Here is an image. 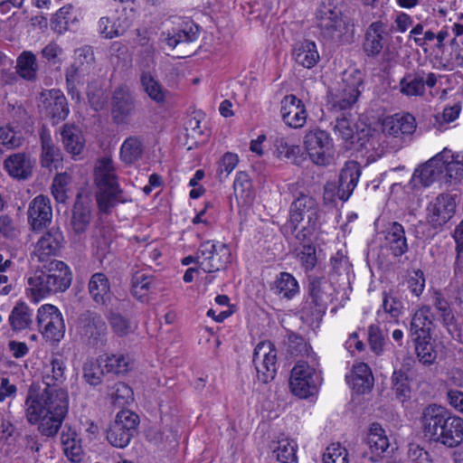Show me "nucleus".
I'll return each instance as SVG.
<instances>
[{"label": "nucleus", "instance_id": "f257e3e1", "mask_svg": "<svg viewBox=\"0 0 463 463\" xmlns=\"http://www.w3.org/2000/svg\"><path fill=\"white\" fill-rule=\"evenodd\" d=\"M25 417L32 425L39 423L38 430L46 437L55 436L68 413L69 396L61 387H45L31 384L25 399Z\"/></svg>", "mask_w": 463, "mask_h": 463}, {"label": "nucleus", "instance_id": "f03ea898", "mask_svg": "<svg viewBox=\"0 0 463 463\" xmlns=\"http://www.w3.org/2000/svg\"><path fill=\"white\" fill-rule=\"evenodd\" d=\"M421 423L425 436L448 448L463 442V419L448 415L442 406L431 404L423 410Z\"/></svg>", "mask_w": 463, "mask_h": 463}, {"label": "nucleus", "instance_id": "7ed1b4c3", "mask_svg": "<svg viewBox=\"0 0 463 463\" xmlns=\"http://www.w3.org/2000/svg\"><path fill=\"white\" fill-rule=\"evenodd\" d=\"M28 291L34 301L65 292L71 285L72 272L61 260H52L28 278Z\"/></svg>", "mask_w": 463, "mask_h": 463}, {"label": "nucleus", "instance_id": "20e7f679", "mask_svg": "<svg viewBox=\"0 0 463 463\" xmlns=\"http://www.w3.org/2000/svg\"><path fill=\"white\" fill-rule=\"evenodd\" d=\"M94 184L97 187L96 200L101 213H109L118 203L124 202L116 167L110 156H105L96 161Z\"/></svg>", "mask_w": 463, "mask_h": 463}, {"label": "nucleus", "instance_id": "39448f33", "mask_svg": "<svg viewBox=\"0 0 463 463\" xmlns=\"http://www.w3.org/2000/svg\"><path fill=\"white\" fill-rule=\"evenodd\" d=\"M307 291L300 310L301 318L309 324L319 323L333 300V285L326 277L309 276Z\"/></svg>", "mask_w": 463, "mask_h": 463}, {"label": "nucleus", "instance_id": "423d86ee", "mask_svg": "<svg viewBox=\"0 0 463 463\" xmlns=\"http://www.w3.org/2000/svg\"><path fill=\"white\" fill-rule=\"evenodd\" d=\"M288 224L282 228L287 232L288 229L293 234L298 225L307 218V225L298 231L295 237L300 242H305L313 234L319 218V208L317 201L308 194H300L291 203Z\"/></svg>", "mask_w": 463, "mask_h": 463}, {"label": "nucleus", "instance_id": "0eeeda50", "mask_svg": "<svg viewBox=\"0 0 463 463\" xmlns=\"http://www.w3.org/2000/svg\"><path fill=\"white\" fill-rule=\"evenodd\" d=\"M363 85L364 76L359 70L345 71L341 86L335 93L328 96V109L346 113L357 102Z\"/></svg>", "mask_w": 463, "mask_h": 463}, {"label": "nucleus", "instance_id": "6e6552de", "mask_svg": "<svg viewBox=\"0 0 463 463\" xmlns=\"http://www.w3.org/2000/svg\"><path fill=\"white\" fill-rule=\"evenodd\" d=\"M316 18L322 37L330 42L340 43L348 31V24L340 8L329 0L322 2L317 11Z\"/></svg>", "mask_w": 463, "mask_h": 463}, {"label": "nucleus", "instance_id": "1a4fd4ad", "mask_svg": "<svg viewBox=\"0 0 463 463\" xmlns=\"http://www.w3.org/2000/svg\"><path fill=\"white\" fill-rule=\"evenodd\" d=\"M75 333L82 344L96 347L106 341L107 323L100 314L92 310H85L78 316L75 321Z\"/></svg>", "mask_w": 463, "mask_h": 463}, {"label": "nucleus", "instance_id": "9d476101", "mask_svg": "<svg viewBox=\"0 0 463 463\" xmlns=\"http://www.w3.org/2000/svg\"><path fill=\"white\" fill-rule=\"evenodd\" d=\"M199 268L206 273L223 270L232 261L231 250L227 244L206 241L197 250Z\"/></svg>", "mask_w": 463, "mask_h": 463}, {"label": "nucleus", "instance_id": "9b49d317", "mask_svg": "<svg viewBox=\"0 0 463 463\" xmlns=\"http://www.w3.org/2000/svg\"><path fill=\"white\" fill-rule=\"evenodd\" d=\"M139 417L128 410H122L116 415L115 420L107 430V439L117 448H126L137 432Z\"/></svg>", "mask_w": 463, "mask_h": 463}, {"label": "nucleus", "instance_id": "f8f14e48", "mask_svg": "<svg viewBox=\"0 0 463 463\" xmlns=\"http://www.w3.org/2000/svg\"><path fill=\"white\" fill-rule=\"evenodd\" d=\"M319 383L316 370L307 362L298 361L291 370L289 386L291 392L300 398L313 395Z\"/></svg>", "mask_w": 463, "mask_h": 463}, {"label": "nucleus", "instance_id": "ddd939ff", "mask_svg": "<svg viewBox=\"0 0 463 463\" xmlns=\"http://www.w3.org/2000/svg\"><path fill=\"white\" fill-rule=\"evenodd\" d=\"M37 323L43 337L48 341L60 342L65 335L62 314L53 305H43L37 313Z\"/></svg>", "mask_w": 463, "mask_h": 463}, {"label": "nucleus", "instance_id": "4468645a", "mask_svg": "<svg viewBox=\"0 0 463 463\" xmlns=\"http://www.w3.org/2000/svg\"><path fill=\"white\" fill-rule=\"evenodd\" d=\"M38 107L40 112L49 118L52 124H58L65 120L70 113L67 99L59 89L42 91Z\"/></svg>", "mask_w": 463, "mask_h": 463}, {"label": "nucleus", "instance_id": "2eb2a0df", "mask_svg": "<svg viewBox=\"0 0 463 463\" xmlns=\"http://www.w3.org/2000/svg\"><path fill=\"white\" fill-rule=\"evenodd\" d=\"M253 364L259 381L268 383L275 378L277 373V350L269 342L257 345L253 353Z\"/></svg>", "mask_w": 463, "mask_h": 463}, {"label": "nucleus", "instance_id": "dca6fc26", "mask_svg": "<svg viewBox=\"0 0 463 463\" xmlns=\"http://www.w3.org/2000/svg\"><path fill=\"white\" fill-rule=\"evenodd\" d=\"M455 197L443 193L435 197L427 206L426 221L434 229H441L454 215Z\"/></svg>", "mask_w": 463, "mask_h": 463}, {"label": "nucleus", "instance_id": "f3484780", "mask_svg": "<svg viewBox=\"0 0 463 463\" xmlns=\"http://www.w3.org/2000/svg\"><path fill=\"white\" fill-rule=\"evenodd\" d=\"M135 110V99L128 86L122 84L117 87L111 98V116L113 121L124 124Z\"/></svg>", "mask_w": 463, "mask_h": 463}, {"label": "nucleus", "instance_id": "a211bd4d", "mask_svg": "<svg viewBox=\"0 0 463 463\" xmlns=\"http://www.w3.org/2000/svg\"><path fill=\"white\" fill-rule=\"evenodd\" d=\"M28 223L33 231H41L51 223L52 208L51 201L43 194L33 198L27 210Z\"/></svg>", "mask_w": 463, "mask_h": 463}, {"label": "nucleus", "instance_id": "6ab92c4d", "mask_svg": "<svg viewBox=\"0 0 463 463\" xmlns=\"http://www.w3.org/2000/svg\"><path fill=\"white\" fill-rule=\"evenodd\" d=\"M382 128L385 135L405 140L407 137H411L415 132L417 124L411 114L397 113L384 118Z\"/></svg>", "mask_w": 463, "mask_h": 463}, {"label": "nucleus", "instance_id": "aec40b11", "mask_svg": "<svg viewBox=\"0 0 463 463\" xmlns=\"http://www.w3.org/2000/svg\"><path fill=\"white\" fill-rule=\"evenodd\" d=\"M434 315L430 305H421L412 314L410 323L411 339H431Z\"/></svg>", "mask_w": 463, "mask_h": 463}, {"label": "nucleus", "instance_id": "412c9836", "mask_svg": "<svg viewBox=\"0 0 463 463\" xmlns=\"http://www.w3.org/2000/svg\"><path fill=\"white\" fill-rule=\"evenodd\" d=\"M283 121L289 127L301 128L307 119V111L301 99L295 95H287L281 101Z\"/></svg>", "mask_w": 463, "mask_h": 463}, {"label": "nucleus", "instance_id": "4be33fe9", "mask_svg": "<svg viewBox=\"0 0 463 463\" xmlns=\"http://www.w3.org/2000/svg\"><path fill=\"white\" fill-rule=\"evenodd\" d=\"M64 237L58 227H52L43 234L35 246V254L40 261L46 260L51 256H55L62 248Z\"/></svg>", "mask_w": 463, "mask_h": 463}, {"label": "nucleus", "instance_id": "5701e85b", "mask_svg": "<svg viewBox=\"0 0 463 463\" xmlns=\"http://www.w3.org/2000/svg\"><path fill=\"white\" fill-rule=\"evenodd\" d=\"M361 175V168L354 161L346 162L340 172L337 187V197L345 202L356 187Z\"/></svg>", "mask_w": 463, "mask_h": 463}, {"label": "nucleus", "instance_id": "b1692460", "mask_svg": "<svg viewBox=\"0 0 463 463\" xmlns=\"http://www.w3.org/2000/svg\"><path fill=\"white\" fill-rule=\"evenodd\" d=\"M88 291L90 298L98 307H107L111 300L110 282L103 272H97L90 276Z\"/></svg>", "mask_w": 463, "mask_h": 463}, {"label": "nucleus", "instance_id": "393cba45", "mask_svg": "<svg viewBox=\"0 0 463 463\" xmlns=\"http://www.w3.org/2000/svg\"><path fill=\"white\" fill-rule=\"evenodd\" d=\"M67 358L61 353L52 354L50 364L45 366L43 382L45 387H60L66 380Z\"/></svg>", "mask_w": 463, "mask_h": 463}, {"label": "nucleus", "instance_id": "a878e982", "mask_svg": "<svg viewBox=\"0 0 463 463\" xmlns=\"http://www.w3.org/2000/svg\"><path fill=\"white\" fill-rule=\"evenodd\" d=\"M384 240L386 248L394 257H401L409 250L405 230L403 226L397 222L389 224Z\"/></svg>", "mask_w": 463, "mask_h": 463}, {"label": "nucleus", "instance_id": "bb28decb", "mask_svg": "<svg viewBox=\"0 0 463 463\" xmlns=\"http://www.w3.org/2000/svg\"><path fill=\"white\" fill-rule=\"evenodd\" d=\"M91 219L90 200L79 194L72 209L71 225L74 232H84L90 225Z\"/></svg>", "mask_w": 463, "mask_h": 463}, {"label": "nucleus", "instance_id": "cd10ccee", "mask_svg": "<svg viewBox=\"0 0 463 463\" xmlns=\"http://www.w3.org/2000/svg\"><path fill=\"white\" fill-rule=\"evenodd\" d=\"M4 165L12 177L26 180L33 174V161L25 154H14L5 160Z\"/></svg>", "mask_w": 463, "mask_h": 463}, {"label": "nucleus", "instance_id": "c85d7f7f", "mask_svg": "<svg viewBox=\"0 0 463 463\" xmlns=\"http://www.w3.org/2000/svg\"><path fill=\"white\" fill-rule=\"evenodd\" d=\"M444 172H446L444 163H442L438 154L427 161L420 169L414 171L413 179L418 180L423 186L427 187Z\"/></svg>", "mask_w": 463, "mask_h": 463}, {"label": "nucleus", "instance_id": "c756f323", "mask_svg": "<svg viewBox=\"0 0 463 463\" xmlns=\"http://www.w3.org/2000/svg\"><path fill=\"white\" fill-rule=\"evenodd\" d=\"M292 55L298 64L307 69L316 66L320 59L316 43L308 40L297 43Z\"/></svg>", "mask_w": 463, "mask_h": 463}, {"label": "nucleus", "instance_id": "7c9ffc66", "mask_svg": "<svg viewBox=\"0 0 463 463\" xmlns=\"http://www.w3.org/2000/svg\"><path fill=\"white\" fill-rule=\"evenodd\" d=\"M270 288L275 295L288 300L299 292L298 280L288 272H280Z\"/></svg>", "mask_w": 463, "mask_h": 463}, {"label": "nucleus", "instance_id": "2f4dec72", "mask_svg": "<svg viewBox=\"0 0 463 463\" xmlns=\"http://www.w3.org/2000/svg\"><path fill=\"white\" fill-rule=\"evenodd\" d=\"M439 156L444 163L446 175L449 179L460 180L463 177V154L453 152L445 146Z\"/></svg>", "mask_w": 463, "mask_h": 463}, {"label": "nucleus", "instance_id": "473e14b6", "mask_svg": "<svg viewBox=\"0 0 463 463\" xmlns=\"http://www.w3.org/2000/svg\"><path fill=\"white\" fill-rule=\"evenodd\" d=\"M131 22L126 14H120L114 21L109 17H101L99 22L100 33L108 39L123 35L130 27Z\"/></svg>", "mask_w": 463, "mask_h": 463}, {"label": "nucleus", "instance_id": "72a5a7b5", "mask_svg": "<svg viewBox=\"0 0 463 463\" xmlns=\"http://www.w3.org/2000/svg\"><path fill=\"white\" fill-rule=\"evenodd\" d=\"M424 71L406 73L400 81L401 92L407 96L423 95L425 91Z\"/></svg>", "mask_w": 463, "mask_h": 463}, {"label": "nucleus", "instance_id": "f704fd0d", "mask_svg": "<svg viewBox=\"0 0 463 463\" xmlns=\"http://www.w3.org/2000/svg\"><path fill=\"white\" fill-rule=\"evenodd\" d=\"M432 305L439 314L442 325L449 331H450L451 326H456V318L450 307V303L440 291L435 290L433 292Z\"/></svg>", "mask_w": 463, "mask_h": 463}, {"label": "nucleus", "instance_id": "c9c22d12", "mask_svg": "<svg viewBox=\"0 0 463 463\" xmlns=\"http://www.w3.org/2000/svg\"><path fill=\"white\" fill-rule=\"evenodd\" d=\"M15 70L24 80H36L38 71L36 56L32 52H23L17 58Z\"/></svg>", "mask_w": 463, "mask_h": 463}, {"label": "nucleus", "instance_id": "e433bc0d", "mask_svg": "<svg viewBox=\"0 0 463 463\" xmlns=\"http://www.w3.org/2000/svg\"><path fill=\"white\" fill-rule=\"evenodd\" d=\"M61 442L65 455L71 461L80 462L81 460L83 450L76 431L71 429L67 431L63 430L61 436Z\"/></svg>", "mask_w": 463, "mask_h": 463}, {"label": "nucleus", "instance_id": "4c0bfd02", "mask_svg": "<svg viewBox=\"0 0 463 463\" xmlns=\"http://www.w3.org/2000/svg\"><path fill=\"white\" fill-rule=\"evenodd\" d=\"M33 311L24 302L17 303L9 316V324L14 331L28 328L33 323Z\"/></svg>", "mask_w": 463, "mask_h": 463}, {"label": "nucleus", "instance_id": "58836bf2", "mask_svg": "<svg viewBox=\"0 0 463 463\" xmlns=\"http://www.w3.org/2000/svg\"><path fill=\"white\" fill-rule=\"evenodd\" d=\"M451 236L455 241L454 275L457 282L463 284V219L455 227Z\"/></svg>", "mask_w": 463, "mask_h": 463}, {"label": "nucleus", "instance_id": "ea45409f", "mask_svg": "<svg viewBox=\"0 0 463 463\" xmlns=\"http://www.w3.org/2000/svg\"><path fill=\"white\" fill-rule=\"evenodd\" d=\"M366 442L372 453L377 456L383 453L389 447L388 438L379 423H373L371 425Z\"/></svg>", "mask_w": 463, "mask_h": 463}, {"label": "nucleus", "instance_id": "a19ab883", "mask_svg": "<svg viewBox=\"0 0 463 463\" xmlns=\"http://www.w3.org/2000/svg\"><path fill=\"white\" fill-rule=\"evenodd\" d=\"M140 82L145 92L156 103H164L165 100L166 90L162 87L158 80L151 75L149 71H144L140 75Z\"/></svg>", "mask_w": 463, "mask_h": 463}, {"label": "nucleus", "instance_id": "79ce46f5", "mask_svg": "<svg viewBox=\"0 0 463 463\" xmlns=\"http://www.w3.org/2000/svg\"><path fill=\"white\" fill-rule=\"evenodd\" d=\"M154 281V277L141 271L134 273L131 279V294L140 301H144L149 292Z\"/></svg>", "mask_w": 463, "mask_h": 463}, {"label": "nucleus", "instance_id": "37998d69", "mask_svg": "<svg viewBox=\"0 0 463 463\" xmlns=\"http://www.w3.org/2000/svg\"><path fill=\"white\" fill-rule=\"evenodd\" d=\"M104 375V370L101 367L99 359L87 360L82 366L83 380L90 386H98L101 384Z\"/></svg>", "mask_w": 463, "mask_h": 463}, {"label": "nucleus", "instance_id": "c03bdc74", "mask_svg": "<svg viewBox=\"0 0 463 463\" xmlns=\"http://www.w3.org/2000/svg\"><path fill=\"white\" fill-rule=\"evenodd\" d=\"M382 307L384 313L388 314L394 320H398L403 312V303L398 296L392 292L383 293V304Z\"/></svg>", "mask_w": 463, "mask_h": 463}, {"label": "nucleus", "instance_id": "a18cd8bd", "mask_svg": "<svg viewBox=\"0 0 463 463\" xmlns=\"http://www.w3.org/2000/svg\"><path fill=\"white\" fill-rule=\"evenodd\" d=\"M71 181V176L67 173L56 175L53 178L51 193L57 203H64L68 199V185Z\"/></svg>", "mask_w": 463, "mask_h": 463}, {"label": "nucleus", "instance_id": "49530a36", "mask_svg": "<svg viewBox=\"0 0 463 463\" xmlns=\"http://www.w3.org/2000/svg\"><path fill=\"white\" fill-rule=\"evenodd\" d=\"M308 146H277L273 154L279 158H286L292 164L300 165L307 158Z\"/></svg>", "mask_w": 463, "mask_h": 463}, {"label": "nucleus", "instance_id": "de8ad7c7", "mask_svg": "<svg viewBox=\"0 0 463 463\" xmlns=\"http://www.w3.org/2000/svg\"><path fill=\"white\" fill-rule=\"evenodd\" d=\"M419 361L425 365L432 364L436 359V352L430 339H412Z\"/></svg>", "mask_w": 463, "mask_h": 463}, {"label": "nucleus", "instance_id": "09e8293b", "mask_svg": "<svg viewBox=\"0 0 463 463\" xmlns=\"http://www.w3.org/2000/svg\"><path fill=\"white\" fill-rule=\"evenodd\" d=\"M274 453L277 459L282 463L293 462L297 458V444L294 440L288 439L279 440Z\"/></svg>", "mask_w": 463, "mask_h": 463}, {"label": "nucleus", "instance_id": "8fccbe9b", "mask_svg": "<svg viewBox=\"0 0 463 463\" xmlns=\"http://www.w3.org/2000/svg\"><path fill=\"white\" fill-rule=\"evenodd\" d=\"M252 184L249 175L246 172H238L233 183L234 194L237 198L249 200L252 195Z\"/></svg>", "mask_w": 463, "mask_h": 463}, {"label": "nucleus", "instance_id": "3c124183", "mask_svg": "<svg viewBox=\"0 0 463 463\" xmlns=\"http://www.w3.org/2000/svg\"><path fill=\"white\" fill-rule=\"evenodd\" d=\"M112 402L118 406L128 404L133 401L132 389L122 382L115 383L109 392Z\"/></svg>", "mask_w": 463, "mask_h": 463}, {"label": "nucleus", "instance_id": "603ef678", "mask_svg": "<svg viewBox=\"0 0 463 463\" xmlns=\"http://www.w3.org/2000/svg\"><path fill=\"white\" fill-rule=\"evenodd\" d=\"M107 373H114L117 374L125 373L129 370L128 357L124 354H111L107 356L105 360L101 359Z\"/></svg>", "mask_w": 463, "mask_h": 463}, {"label": "nucleus", "instance_id": "864d4df0", "mask_svg": "<svg viewBox=\"0 0 463 463\" xmlns=\"http://www.w3.org/2000/svg\"><path fill=\"white\" fill-rule=\"evenodd\" d=\"M238 162L239 157L236 154L231 152L225 153L219 161L216 178L220 182H223L236 167Z\"/></svg>", "mask_w": 463, "mask_h": 463}, {"label": "nucleus", "instance_id": "5fc2aeb1", "mask_svg": "<svg viewBox=\"0 0 463 463\" xmlns=\"http://www.w3.org/2000/svg\"><path fill=\"white\" fill-rule=\"evenodd\" d=\"M41 164L43 167L58 169L61 165L62 155L58 146H42Z\"/></svg>", "mask_w": 463, "mask_h": 463}, {"label": "nucleus", "instance_id": "6e6d98bb", "mask_svg": "<svg viewBox=\"0 0 463 463\" xmlns=\"http://www.w3.org/2000/svg\"><path fill=\"white\" fill-rule=\"evenodd\" d=\"M348 452L339 443H332L323 454V463H348Z\"/></svg>", "mask_w": 463, "mask_h": 463}, {"label": "nucleus", "instance_id": "4d7b16f0", "mask_svg": "<svg viewBox=\"0 0 463 463\" xmlns=\"http://www.w3.org/2000/svg\"><path fill=\"white\" fill-rule=\"evenodd\" d=\"M298 259L306 272L312 270L317 262L315 246L311 243L302 244L298 252Z\"/></svg>", "mask_w": 463, "mask_h": 463}, {"label": "nucleus", "instance_id": "13d9d810", "mask_svg": "<svg viewBox=\"0 0 463 463\" xmlns=\"http://www.w3.org/2000/svg\"><path fill=\"white\" fill-rule=\"evenodd\" d=\"M288 351L291 355H307L309 356L311 351L310 346L306 340L294 332L288 334Z\"/></svg>", "mask_w": 463, "mask_h": 463}, {"label": "nucleus", "instance_id": "bf43d9fd", "mask_svg": "<svg viewBox=\"0 0 463 463\" xmlns=\"http://www.w3.org/2000/svg\"><path fill=\"white\" fill-rule=\"evenodd\" d=\"M72 9L71 5L61 7L51 20V27L54 32L61 33L67 30L69 21L71 20L70 13Z\"/></svg>", "mask_w": 463, "mask_h": 463}, {"label": "nucleus", "instance_id": "052dcab7", "mask_svg": "<svg viewBox=\"0 0 463 463\" xmlns=\"http://www.w3.org/2000/svg\"><path fill=\"white\" fill-rule=\"evenodd\" d=\"M198 27L190 26L188 30L183 29L175 33V34L168 36L166 39L167 44L171 47H175L181 43H191L197 39Z\"/></svg>", "mask_w": 463, "mask_h": 463}, {"label": "nucleus", "instance_id": "680f3d73", "mask_svg": "<svg viewBox=\"0 0 463 463\" xmlns=\"http://www.w3.org/2000/svg\"><path fill=\"white\" fill-rule=\"evenodd\" d=\"M331 272L337 276H348L351 270V264L348 258L342 252L337 251L330 259Z\"/></svg>", "mask_w": 463, "mask_h": 463}, {"label": "nucleus", "instance_id": "e2e57ef3", "mask_svg": "<svg viewBox=\"0 0 463 463\" xmlns=\"http://www.w3.org/2000/svg\"><path fill=\"white\" fill-rule=\"evenodd\" d=\"M407 288L410 292L419 298L425 288V276L421 269L413 270L406 279Z\"/></svg>", "mask_w": 463, "mask_h": 463}, {"label": "nucleus", "instance_id": "0e129e2a", "mask_svg": "<svg viewBox=\"0 0 463 463\" xmlns=\"http://www.w3.org/2000/svg\"><path fill=\"white\" fill-rule=\"evenodd\" d=\"M368 341L373 353L379 354L383 351L385 336L377 325H371L368 327Z\"/></svg>", "mask_w": 463, "mask_h": 463}, {"label": "nucleus", "instance_id": "69168bd1", "mask_svg": "<svg viewBox=\"0 0 463 463\" xmlns=\"http://www.w3.org/2000/svg\"><path fill=\"white\" fill-rule=\"evenodd\" d=\"M61 135L64 145H83L81 131L75 124L63 125Z\"/></svg>", "mask_w": 463, "mask_h": 463}, {"label": "nucleus", "instance_id": "338daca9", "mask_svg": "<svg viewBox=\"0 0 463 463\" xmlns=\"http://www.w3.org/2000/svg\"><path fill=\"white\" fill-rule=\"evenodd\" d=\"M327 146H308L307 156L310 157L311 161L318 165H329L333 156L329 153Z\"/></svg>", "mask_w": 463, "mask_h": 463}, {"label": "nucleus", "instance_id": "774afa93", "mask_svg": "<svg viewBox=\"0 0 463 463\" xmlns=\"http://www.w3.org/2000/svg\"><path fill=\"white\" fill-rule=\"evenodd\" d=\"M383 36L374 35L371 32H367L363 45L364 51L368 56H377L383 48Z\"/></svg>", "mask_w": 463, "mask_h": 463}]
</instances>
